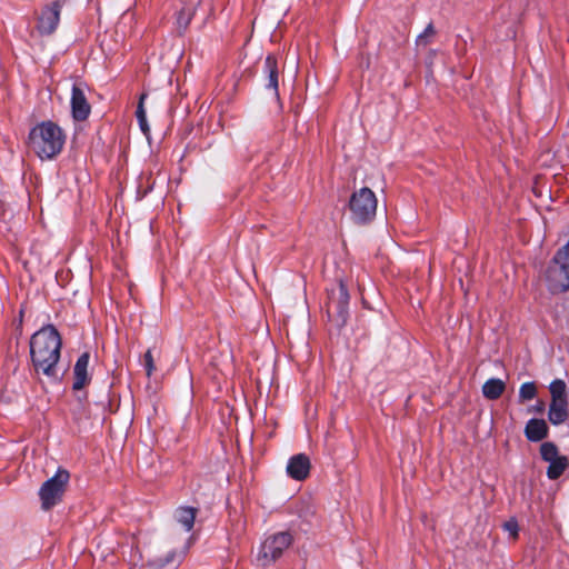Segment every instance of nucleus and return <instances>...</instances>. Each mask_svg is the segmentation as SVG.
Wrapping results in <instances>:
<instances>
[{"instance_id":"nucleus-2","label":"nucleus","mask_w":569,"mask_h":569,"mask_svg":"<svg viewBox=\"0 0 569 569\" xmlns=\"http://www.w3.org/2000/svg\"><path fill=\"white\" fill-rule=\"evenodd\" d=\"M64 142L62 129L52 121L37 124L29 133V146L41 160L52 159L59 154Z\"/></svg>"},{"instance_id":"nucleus-12","label":"nucleus","mask_w":569,"mask_h":569,"mask_svg":"<svg viewBox=\"0 0 569 569\" xmlns=\"http://www.w3.org/2000/svg\"><path fill=\"white\" fill-rule=\"evenodd\" d=\"M263 71L267 76L266 88L273 92L274 97H278V88H279V71L278 63L274 56H267L264 60Z\"/></svg>"},{"instance_id":"nucleus-6","label":"nucleus","mask_w":569,"mask_h":569,"mask_svg":"<svg viewBox=\"0 0 569 569\" xmlns=\"http://www.w3.org/2000/svg\"><path fill=\"white\" fill-rule=\"evenodd\" d=\"M545 281L550 293L567 292L569 290V267L553 256L546 269Z\"/></svg>"},{"instance_id":"nucleus-11","label":"nucleus","mask_w":569,"mask_h":569,"mask_svg":"<svg viewBox=\"0 0 569 569\" xmlns=\"http://www.w3.org/2000/svg\"><path fill=\"white\" fill-rule=\"evenodd\" d=\"M310 471V460L303 455L299 453L291 457L287 465V473L295 480H303L308 477Z\"/></svg>"},{"instance_id":"nucleus-23","label":"nucleus","mask_w":569,"mask_h":569,"mask_svg":"<svg viewBox=\"0 0 569 569\" xmlns=\"http://www.w3.org/2000/svg\"><path fill=\"white\" fill-rule=\"evenodd\" d=\"M177 552L171 550L167 553V556L162 558H154L150 561V565L154 568H163L164 566L173 562L176 560Z\"/></svg>"},{"instance_id":"nucleus-21","label":"nucleus","mask_w":569,"mask_h":569,"mask_svg":"<svg viewBox=\"0 0 569 569\" xmlns=\"http://www.w3.org/2000/svg\"><path fill=\"white\" fill-rule=\"evenodd\" d=\"M194 9L191 7H183L177 16V23L179 29L186 30L193 17Z\"/></svg>"},{"instance_id":"nucleus-16","label":"nucleus","mask_w":569,"mask_h":569,"mask_svg":"<svg viewBox=\"0 0 569 569\" xmlns=\"http://www.w3.org/2000/svg\"><path fill=\"white\" fill-rule=\"evenodd\" d=\"M197 509L192 507H179L176 510V520L184 528L186 531H190L193 528Z\"/></svg>"},{"instance_id":"nucleus-3","label":"nucleus","mask_w":569,"mask_h":569,"mask_svg":"<svg viewBox=\"0 0 569 569\" xmlns=\"http://www.w3.org/2000/svg\"><path fill=\"white\" fill-rule=\"evenodd\" d=\"M377 203L376 194L371 189L363 187L355 191L348 203L352 221L357 224L371 222L376 217Z\"/></svg>"},{"instance_id":"nucleus-1","label":"nucleus","mask_w":569,"mask_h":569,"mask_svg":"<svg viewBox=\"0 0 569 569\" xmlns=\"http://www.w3.org/2000/svg\"><path fill=\"white\" fill-rule=\"evenodd\" d=\"M61 346V337L54 326L48 325L34 332L30 339V356L34 370L47 377H56Z\"/></svg>"},{"instance_id":"nucleus-4","label":"nucleus","mask_w":569,"mask_h":569,"mask_svg":"<svg viewBox=\"0 0 569 569\" xmlns=\"http://www.w3.org/2000/svg\"><path fill=\"white\" fill-rule=\"evenodd\" d=\"M293 537L289 531H280L268 536L261 543L257 560L262 567L274 563L292 545Z\"/></svg>"},{"instance_id":"nucleus-25","label":"nucleus","mask_w":569,"mask_h":569,"mask_svg":"<svg viewBox=\"0 0 569 569\" xmlns=\"http://www.w3.org/2000/svg\"><path fill=\"white\" fill-rule=\"evenodd\" d=\"M143 366L147 372V376L150 377L152 372L154 371V361L152 357L151 350H148L143 356Z\"/></svg>"},{"instance_id":"nucleus-15","label":"nucleus","mask_w":569,"mask_h":569,"mask_svg":"<svg viewBox=\"0 0 569 569\" xmlns=\"http://www.w3.org/2000/svg\"><path fill=\"white\" fill-rule=\"evenodd\" d=\"M506 385L501 379L491 378L482 386L483 397L489 400L498 399L505 391Z\"/></svg>"},{"instance_id":"nucleus-27","label":"nucleus","mask_w":569,"mask_h":569,"mask_svg":"<svg viewBox=\"0 0 569 569\" xmlns=\"http://www.w3.org/2000/svg\"><path fill=\"white\" fill-rule=\"evenodd\" d=\"M503 527L512 537H517V535H518L517 521H513V520L507 521Z\"/></svg>"},{"instance_id":"nucleus-17","label":"nucleus","mask_w":569,"mask_h":569,"mask_svg":"<svg viewBox=\"0 0 569 569\" xmlns=\"http://www.w3.org/2000/svg\"><path fill=\"white\" fill-rule=\"evenodd\" d=\"M548 463H549V466L547 468V477L550 480H556L569 467V459L566 456H563V457H559L556 460L549 461Z\"/></svg>"},{"instance_id":"nucleus-14","label":"nucleus","mask_w":569,"mask_h":569,"mask_svg":"<svg viewBox=\"0 0 569 569\" xmlns=\"http://www.w3.org/2000/svg\"><path fill=\"white\" fill-rule=\"evenodd\" d=\"M548 418L555 426L563 423L568 418V400H551Z\"/></svg>"},{"instance_id":"nucleus-7","label":"nucleus","mask_w":569,"mask_h":569,"mask_svg":"<svg viewBox=\"0 0 569 569\" xmlns=\"http://www.w3.org/2000/svg\"><path fill=\"white\" fill-rule=\"evenodd\" d=\"M61 8V2L56 0L41 10L37 22V30L41 36H49L56 31L60 21Z\"/></svg>"},{"instance_id":"nucleus-5","label":"nucleus","mask_w":569,"mask_h":569,"mask_svg":"<svg viewBox=\"0 0 569 569\" xmlns=\"http://www.w3.org/2000/svg\"><path fill=\"white\" fill-rule=\"evenodd\" d=\"M69 479V471L59 468L53 477L42 483L39 490L42 509L49 510L61 501Z\"/></svg>"},{"instance_id":"nucleus-24","label":"nucleus","mask_w":569,"mask_h":569,"mask_svg":"<svg viewBox=\"0 0 569 569\" xmlns=\"http://www.w3.org/2000/svg\"><path fill=\"white\" fill-rule=\"evenodd\" d=\"M555 257L569 267V238L568 241L556 251Z\"/></svg>"},{"instance_id":"nucleus-19","label":"nucleus","mask_w":569,"mask_h":569,"mask_svg":"<svg viewBox=\"0 0 569 569\" xmlns=\"http://www.w3.org/2000/svg\"><path fill=\"white\" fill-rule=\"evenodd\" d=\"M549 390L551 393V400H567V386L563 380H553L549 386Z\"/></svg>"},{"instance_id":"nucleus-8","label":"nucleus","mask_w":569,"mask_h":569,"mask_svg":"<svg viewBox=\"0 0 569 569\" xmlns=\"http://www.w3.org/2000/svg\"><path fill=\"white\" fill-rule=\"evenodd\" d=\"M71 113L76 121H84L90 112L91 107L86 97V88L82 83H74L71 89Z\"/></svg>"},{"instance_id":"nucleus-26","label":"nucleus","mask_w":569,"mask_h":569,"mask_svg":"<svg viewBox=\"0 0 569 569\" xmlns=\"http://www.w3.org/2000/svg\"><path fill=\"white\" fill-rule=\"evenodd\" d=\"M435 34V28L432 23H429L425 31L418 36L417 43L426 46L428 43V38Z\"/></svg>"},{"instance_id":"nucleus-9","label":"nucleus","mask_w":569,"mask_h":569,"mask_svg":"<svg viewBox=\"0 0 569 569\" xmlns=\"http://www.w3.org/2000/svg\"><path fill=\"white\" fill-rule=\"evenodd\" d=\"M348 306H349V293L347 290V287L340 282L339 283V290H338V297L330 298L328 302V312H336L337 318L341 323H345L347 321L348 317Z\"/></svg>"},{"instance_id":"nucleus-22","label":"nucleus","mask_w":569,"mask_h":569,"mask_svg":"<svg viewBox=\"0 0 569 569\" xmlns=\"http://www.w3.org/2000/svg\"><path fill=\"white\" fill-rule=\"evenodd\" d=\"M537 395V388L535 382H525L521 385L519 389V400L521 402L531 400Z\"/></svg>"},{"instance_id":"nucleus-20","label":"nucleus","mask_w":569,"mask_h":569,"mask_svg":"<svg viewBox=\"0 0 569 569\" xmlns=\"http://www.w3.org/2000/svg\"><path fill=\"white\" fill-rule=\"evenodd\" d=\"M540 455H541V458L547 462L556 460L560 457L557 446L553 442H549V441L543 442L540 446Z\"/></svg>"},{"instance_id":"nucleus-10","label":"nucleus","mask_w":569,"mask_h":569,"mask_svg":"<svg viewBox=\"0 0 569 569\" xmlns=\"http://www.w3.org/2000/svg\"><path fill=\"white\" fill-rule=\"evenodd\" d=\"M90 356L88 352H83L76 361L73 367V390L83 389L91 380L88 371Z\"/></svg>"},{"instance_id":"nucleus-13","label":"nucleus","mask_w":569,"mask_h":569,"mask_svg":"<svg viewBox=\"0 0 569 569\" xmlns=\"http://www.w3.org/2000/svg\"><path fill=\"white\" fill-rule=\"evenodd\" d=\"M525 435L529 441H540L547 437L548 426L545 420L532 418L526 425Z\"/></svg>"},{"instance_id":"nucleus-18","label":"nucleus","mask_w":569,"mask_h":569,"mask_svg":"<svg viewBox=\"0 0 569 569\" xmlns=\"http://www.w3.org/2000/svg\"><path fill=\"white\" fill-rule=\"evenodd\" d=\"M146 98H147L146 93H142L140 96L139 103H138L137 111H136V117H137V120H138V123H139V127H140L141 131L146 136H148L149 132H150V127H149L148 121H147V114H146V110H144V106H143Z\"/></svg>"}]
</instances>
